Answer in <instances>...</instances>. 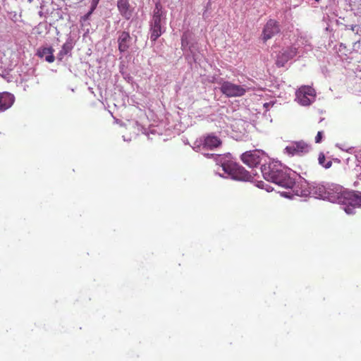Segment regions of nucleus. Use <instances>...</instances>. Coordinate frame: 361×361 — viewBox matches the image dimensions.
<instances>
[{
  "label": "nucleus",
  "mask_w": 361,
  "mask_h": 361,
  "mask_svg": "<svg viewBox=\"0 0 361 361\" xmlns=\"http://www.w3.org/2000/svg\"><path fill=\"white\" fill-rule=\"evenodd\" d=\"M261 170L264 179L282 188L291 189L295 183L287 169L278 162L263 164Z\"/></svg>",
  "instance_id": "1"
},
{
  "label": "nucleus",
  "mask_w": 361,
  "mask_h": 361,
  "mask_svg": "<svg viewBox=\"0 0 361 361\" xmlns=\"http://www.w3.org/2000/svg\"><path fill=\"white\" fill-rule=\"evenodd\" d=\"M163 7L161 3L157 2L153 11L152 19L150 23V39L155 42L162 34L161 19L164 17Z\"/></svg>",
  "instance_id": "2"
},
{
  "label": "nucleus",
  "mask_w": 361,
  "mask_h": 361,
  "mask_svg": "<svg viewBox=\"0 0 361 361\" xmlns=\"http://www.w3.org/2000/svg\"><path fill=\"white\" fill-rule=\"evenodd\" d=\"M220 90L227 97H240L245 94L248 88L245 85L234 84L230 81L221 80Z\"/></svg>",
  "instance_id": "3"
},
{
  "label": "nucleus",
  "mask_w": 361,
  "mask_h": 361,
  "mask_svg": "<svg viewBox=\"0 0 361 361\" xmlns=\"http://www.w3.org/2000/svg\"><path fill=\"white\" fill-rule=\"evenodd\" d=\"M224 170L233 179L247 181L251 178L250 173L240 164L234 162L223 165Z\"/></svg>",
  "instance_id": "4"
},
{
  "label": "nucleus",
  "mask_w": 361,
  "mask_h": 361,
  "mask_svg": "<svg viewBox=\"0 0 361 361\" xmlns=\"http://www.w3.org/2000/svg\"><path fill=\"white\" fill-rule=\"evenodd\" d=\"M265 153L260 149L250 150L243 153L241 161L250 168L257 167L264 157Z\"/></svg>",
  "instance_id": "5"
},
{
  "label": "nucleus",
  "mask_w": 361,
  "mask_h": 361,
  "mask_svg": "<svg viewBox=\"0 0 361 361\" xmlns=\"http://www.w3.org/2000/svg\"><path fill=\"white\" fill-rule=\"evenodd\" d=\"M296 100L302 106H309L316 97V92L310 86H302L296 91Z\"/></svg>",
  "instance_id": "6"
},
{
  "label": "nucleus",
  "mask_w": 361,
  "mask_h": 361,
  "mask_svg": "<svg viewBox=\"0 0 361 361\" xmlns=\"http://www.w3.org/2000/svg\"><path fill=\"white\" fill-rule=\"evenodd\" d=\"M281 31L279 23L274 19H269L264 26L262 39L264 42L271 39Z\"/></svg>",
  "instance_id": "7"
},
{
  "label": "nucleus",
  "mask_w": 361,
  "mask_h": 361,
  "mask_svg": "<svg viewBox=\"0 0 361 361\" xmlns=\"http://www.w3.org/2000/svg\"><path fill=\"white\" fill-rule=\"evenodd\" d=\"M311 147L305 142L301 140L293 142L286 147L288 154L294 155H302L310 152Z\"/></svg>",
  "instance_id": "8"
},
{
  "label": "nucleus",
  "mask_w": 361,
  "mask_h": 361,
  "mask_svg": "<svg viewBox=\"0 0 361 361\" xmlns=\"http://www.w3.org/2000/svg\"><path fill=\"white\" fill-rule=\"evenodd\" d=\"M298 54V49L295 47H290L281 51L276 58V65L278 67H283L290 59L294 58Z\"/></svg>",
  "instance_id": "9"
},
{
  "label": "nucleus",
  "mask_w": 361,
  "mask_h": 361,
  "mask_svg": "<svg viewBox=\"0 0 361 361\" xmlns=\"http://www.w3.org/2000/svg\"><path fill=\"white\" fill-rule=\"evenodd\" d=\"M221 144V139L212 133L207 135L202 142L203 148L207 149H214L220 147Z\"/></svg>",
  "instance_id": "10"
},
{
  "label": "nucleus",
  "mask_w": 361,
  "mask_h": 361,
  "mask_svg": "<svg viewBox=\"0 0 361 361\" xmlns=\"http://www.w3.org/2000/svg\"><path fill=\"white\" fill-rule=\"evenodd\" d=\"M132 38L128 32L123 31L118 37V50L121 52L126 51L131 44Z\"/></svg>",
  "instance_id": "11"
},
{
  "label": "nucleus",
  "mask_w": 361,
  "mask_h": 361,
  "mask_svg": "<svg viewBox=\"0 0 361 361\" xmlns=\"http://www.w3.org/2000/svg\"><path fill=\"white\" fill-rule=\"evenodd\" d=\"M14 100L15 98L12 94L6 92L0 93V111L9 109L13 105Z\"/></svg>",
  "instance_id": "12"
},
{
  "label": "nucleus",
  "mask_w": 361,
  "mask_h": 361,
  "mask_svg": "<svg viewBox=\"0 0 361 361\" xmlns=\"http://www.w3.org/2000/svg\"><path fill=\"white\" fill-rule=\"evenodd\" d=\"M117 6L121 14L127 20L132 16L128 0H118Z\"/></svg>",
  "instance_id": "13"
},
{
  "label": "nucleus",
  "mask_w": 361,
  "mask_h": 361,
  "mask_svg": "<svg viewBox=\"0 0 361 361\" xmlns=\"http://www.w3.org/2000/svg\"><path fill=\"white\" fill-rule=\"evenodd\" d=\"M342 195L345 199L349 200V204L361 206V192H344Z\"/></svg>",
  "instance_id": "14"
},
{
  "label": "nucleus",
  "mask_w": 361,
  "mask_h": 361,
  "mask_svg": "<svg viewBox=\"0 0 361 361\" xmlns=\"http://www.w3.org/2000/svg\"><path fill=\"white\" fill-rule=\"evenodd\" d=\"M54 51L52 47H44L37 51V56L40 58L45 57V60L48 63H53L55 60Z\"/></svg>",
  "instance_id": "15"
},
{
  "label": "nucleus",
  "mask_w": 361,
  "mask_h": 361,
  "mask_svg": "<svg viewBox=\"0 0 361 361\" xmlns=\"http://www.w3.org/2000/svg\"><path fill=\"white\" fill-rule=\"evenodd\" d=\"M73 48V45L71 40L66 42L63 44L61 51L58 54V59L59 60H62L63 58L64 57V56H66V54H68L69 52L71 51Z\"/></svg>",
  "instance_id": "16"
},
{
  "label": "nucleus",
  "mask_w": 361,
  "mask_h": 361,
  "mask_svg": "<svg viewBox=\"0 0 361 361\" xmlns=\"http://www.w3.org/2000/svg\"><path fill=\"white\" fill-rule=\"evenodd\" d=\"M318 161L320 165L323 166L326 169H329L331 166L332 162L331 161H326V157L324 153L321 152L319 154Z\"/></svg>",
  "instance_id": "17"
},
{
  "label": "nucleus",
  "mask_w": 361,
  "mask_h": 361,
  "mask_svg": "<svg viewBox=\"0 0 361 361\" xmlns=\"http://www.w3.org/2000/svg\"><path fill=\"white\" fill-rule=\"evenodd\" d=\"M322 137H323V132L319 131L315 137V142L320 143L322 140Z\"/></svg>",
  "instance_id": "18"
},
{
  "label": "nucleus",
  "mask_w": 361,
  "mask_h": 361,
  "mask_svg": "<svg viewBox=\"0 0 361 361\" xmlns=\"http://www.w3.org/2000/svg\"><path fill=\"white\" fill-rule=\"evenodd\" d=\"M257 186H258L259 188H264V183H259V184L257 185Z\"/></svg>",
  "instance_id": "19"
},
{
  "label": "nucleus",
  "mask_w": 361,
  "mask_h": 361,
  "mask_svg": "<svg viewBox=\"0 0 361 361\" xmlns=\"http://www.w3.org/2000/svg\"><path fill=\"white\" fill-rule=\"evenodd\" d=\"M264 106L266 108H267V107H269V103H265V104H264Z\"/></svg>",
  "instance_id": "20"
},
{
  "label": "nucleus",
  "mask_w": 361,
  "mask_h": 361,
  "mask_svg": "<svg viewBox=\"0 0 361 361\" xmlns=\"http://www.w3.org/2000/svg\"><path fill=\"white\" fill-rule=\"evenodd\" d=\"M345 200H347V202H345V204H349L348 203L349 202V200H348V199H345ZM343 203H345V201H343Z\"/></svg>",
  "instance_id": "21"
},
{
  "label": "nucleus",
  "mask_w": 361,
  "mask_h": 361,
  "mask_svg": "<svg viewBox=\"0 0 361 361\" xmlns=\"http://www.w3.org/2000/svg\"><path fill=\"white\" fill-rule=\"evenodd\" d=\"M99 0H93L95 4H97L99 2Z\"/></svg>",
  "instance_id": "22"
},
{
  "label": "nucleus",
  "mask_w": 361,
  "mask_h": 361,
  "mask_svg": "<svg viewBox=\"0 0 361 361\" xmlns=\"http://www.w3.org/2000/svg\"><path fill=\"white\" fill-rule=\"evenodd\" d=\"M317 1H318L319 0H316Z\"/></svg>",
  "instance_id": "23"
}]
</instances>
